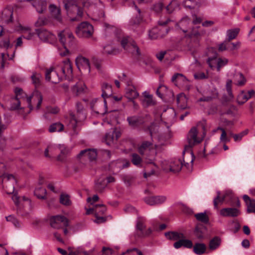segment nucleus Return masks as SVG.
Returning <instances> with one entry per match:
<instances>
[{
	"mask_svg": "<svg viewBox=\"0 0 255 255\" xmlns=\"http://www.w3.org/2000/svg\"><path fill=\"white\" fill-rule=\"evenodd\" d=\"M194 78L197 80L206 79L208 78V74L204 72H199L194 74Z\"/></svg>",
	"mask_w": 255,
	"mask_h": 255,
	"instance_id": "e2e57ef3",
	"label": "nucleus"
},
{
	"mask_svg": "<svg viewBox=\"0 0 255 255\" xmlns=\"http://www.w3.org/2000/svg\"><path fill=\"white\" fill-rule=\"evenodd\" d=\"M46 23V19L44 17H39L35 23L36 26H41Z\"/></svg>",
	"mask_w": 255,
	"mask_h": 255,
	"instance_id": "338daca9",
	"label": "nucleus"
},
{
	"mask_svg": "<svg viewBox=\"0 0 255 255\" xmlns=\"http://www.w3.org/2000/svg\"><path fill=\"white\" fill-rule=\"evenodd\" d=\"M198 130L196 127H192L187 135L188 144L185 146V149L188 150L197 144L201 142L204 137H200L198 135Z\"/></svg>",
	"mask_w": 255,
	"mask_h": 255,
	"instance_id": "0eeeda50",
	"label": "nucleus"
},
{
	"mask_svg": "<svg viewBox=\"0 0 255 255\" xmlns=\"http://www.w3.org/2000/svg\"><path fill=\"white\" fill-rule=\"evenodd\" d=\"M131 162L134 165L139 166L141 164V158L137 154L133 153L131 155Z\"/></svg>",
	"mask_w": 255,
	"mask_h": 255,
	"instance_id": "13d9d810",
	"label": "nucleus"
},
{
	"mask_svg": "<svg viewBox=\"0 0 255 255\" xmlns=\"http://www.w3.org/2000/svg\"><path fill=\"white\" fill-rule=\"evenodd\" d=\"M64 128V126L60 123H56L51 125L49 128V131L50 132H60Z\"/></svg>",
	"mask_w": 255,
	"mask_h": 255,
	"instance_id": "c03bdc74",
	"label": "nucleus"
},
{
	"mask_svg": "<svg viewBox=\"0 0 255 255\" xmlns=\"http://www.w3.org/2000/svg\"><path fill=\"white\" fill-rule=\"evenodd\" d=\"M58 38L63 46V49H59V54L62 56H66L68 53V47L72 46L75 38L72 33L68 29H65L58 34Z\"/></svg>",
	"mask_w": 255,
	"mask_h": 255,
	"instance_id": "20e7f679",
	"label": "nucleus"
},
{
	"mask_svg": "<svg viewBox=\"0 0 255 255\" xmlns=\"http://www.w3.org/2000/svg\"><path fill=\"white\" fill-rule=\"evenodd\" d=\"M15 97L11 99L10 101V109L12 110H17L20 108V99H22L24 100L23 94L24 93L22 90L19 88H16L15 89Z\"/></svg>",
	"mask_w": 255,
	"mask_h": 255,
	"instance_id": "2eb2a0df",
	"label": "nucleus"
},
{
	"mask_svg": "<svg viewBox=\"0 0 255 255\" xmlns=\"http://www.w3.org/2000/svg\"><path fill=\"white\" fill-rule=\"evenodd\" d=\"M217 195L214 199L213 203L214 208L216 209H218V206L221 205L227 197V194H225L223 197H220V192L218 191L217 192Z\"/></svg>",
	"mask_w": 255,
	"mask_h": 255,
	"instance_id": "79ce46f5",
	"label": "nucleus"
},
{
	"mask_svg": "<svg viewBox=\"0 0 255 255\" xmlns=\"http://www.w3.org/2000/svg\"><path fill=\"white\" fill-rule=\"evenodd\" d=\"M170 105H161L160 107L162 111L160 114V148L170 144L171 133L169 128L175 121L176 114L175 110L169 107Z\"/></svg>",
	"mask_w": 255,
	"mask_h": 255,
	"instance_id": "f257e3e1",
	"label": "nucleus"
},
{
	"mask_svg": "<svg viewBox=\"0 0 255 255\" xmlns=\"http://www.w3.org/2000/svg\"><path fill=\"white\" fill-rule=\"evenodd\" d=\"M49 10L51 16L55 20L58 22L62 21L61 9L59 6L54 4H51L49 6Z\"/></svg>",
	"mask_w": 255,
	"mask_h": 255,
	"instance_id": "393cba45",
	"label": "nucleus"
},
{
	"mask_svg": "<svg viewBox=\"0 0 255 255\" xmlns=\"http://www.w3.org/2000/svg\"><path fill=\"white\" fill-rule=\"evenodd\" d=\"M159 29L157 27L153 28L149 31V37L153 40L157 39L159 36Z\"/></svg>",
	"mask_w": 255,
	"mask_h": 255,
	"instance_id": "5fc2aeb1",
	"label": "nucleus"
},
{
	"mask_svg": "<svg viewBox=\"0 0 255 255\" xmlns=\"http://www.w3.org/2000/svg\"><path fill=\"white\" fill-rule=\"evenodd\" d=\"M221 239L218 237L213 238L209 243V249L211 250H215L220 245Z\"/></svg>",
	"mask_w": 255,
	"mask_h": 255,
	"instance_id": "37998d69",
	"label": "nucleus"
},
{
	"mask_svg": "<svg viewBox=\"0 0 255 255\" xmlns=\"http://www.w3.org/2000/svg\"><path fill=\"white\" fill-rule=\"evenodd\" d=\"M59 148L61 154L59 156H58L57 159L58 160L62 161L63 159V156L66 155L70 151V149L63 144H59Z\"/></svg>",
	"mask_w": 255,
	"mask_h": 255,
	"instance_id": "de8ad7c7",
	"label": "nucleus"
},
{
	"mask_svg": "<svg viewBox=\"0 0 255 255\" xmlns=\"http://www.w3.org/2000/svg\"><path fill=\"white\" fill-rule=\"evenodd\" d=\"M173 247L175 249H179L181 247H184L187 249H191L193 247V243L191 241L183 238L175 242L173 244Z\"/></svg>",
	"mask_w": 255,
	"mask_h": 255,
	"instance_id": "7c9ffc66",
	"label": "nucleus"
},
{
	"mask_svg": "<svg viewBox=\"0 0 255 255\" xmlns=\"http://www.w3.org/2000/svg\"><path fill=\"white\" fill-rule=\"evenodd\" d=\"M64 6L68 14L73 13H77V16L71 19L72 21L79 20V18L82 16L83 11L78 6L75 1L73 0L65 1Z\"/></svg>",
	"mask_w": 255,
	"mask_h": 255,
	"instance_id": "1a4fd4ad",
	"label": "nucleus"
},
{
	"mask_svg": "<svg viewBox=\"0 0 255 255\" xmlns=\"http://www.w3.org/2000/svg\"><path fill=\"white\" fill-rule=\"evenodd\" d=\"M72 68L69 59L63 61L56 66L47 69L45 73V79L53 83H57L63 79L70 80L72 76Z\"/></svg>",
	"mask_w": 255,
	"mask_h": 255,
	"instance_id": "f03ea898",
	"label": "nucleus"
},
{
	"mask_svg": "<svg viewBox=\"0 0 255 255\" xmlns=\"http://www.w3.org/2000/svg\"><path fill=\"white\" fill-rule=\"evenodd\" d=\"M141 101L142 105L145 107L152 106L156 104V101L153 99V95L147 91L142 93Z\"/></svg>",
	"mask_w": 255,
	"mask_h": 255,
	"instance_id": "aec40b11",
	"label": "nucleus"
},
{
	"mask_svg": "<svg viewBox=\"0 0 255 255\" xmlns=\"http://www.w3.org/2000/svg\"><path fill=\"white\" fill-rule=\"evenodd\" d=\"M239 29L238 28L228 30L227 31L228 41L236 38L239 33Z\"/></svg>",
	"mask_w": 255,
	"mask_h": 255,
	"instance_id": "603ef678",
	"label": "nucleus"
},
{
	"mask_svg": "<svg viewBox=\"0 0 255 255\" xmlns=\"http://www.w3.org/2000/svg\"><path fill=\"white\" fill-rule=\"evenodd\" d=\"M183 165L181 158H173L165 159L160 162V172L165 173H176L181 170Z\"/></svg>",
	"mask_w": 255,
	"mask_h": 255,
	"instance_id": "7ed1b4c3",
	"label": "nucleus"
},
{
	"mask_svg": "<svg viewBox=\"0 0 255 255\" xmlns=\"http://www.w3.org/2000/svg\"><path fill=\"white\" fill-rule=\"evenodd\" d=\"M183 4L186 7L194 8L197 6V2L195 0H184Z\"/></svg>",
	"mask_w": 255,
	"mask_h": 255,
	"instance_id": "052dcab7",
	"label": "nucleus"
},
{
	"mask_svg": "<svg viewBox=\"0 0 255 255\" xmlns=\"http://www.w3.org/2000/svg\"><path fill=\"white\" fill-rule=\"evenodd\" d=\"M240 44L241 43L239 42H237L236 43L232 42L230 43L228 41V50L230 51H232L235 50H237L240 47Z\"/></svg>",
	"mask_w": 255,
	"mask_h": 255,
	"instance_id": "0e129e2a",
	"label": "nucleus"
},
{
	"mask_svg": "<svg viewBox=\"0 0 255 255\" xmlns=\"http://www.w3.org/2000/svg\"><path fill=\"white\" fill-rule=\"evenodd\" d=\"M226 89L229 96L232 98L233 97L232 93V80L228 79L226 81Z\"/></svg>",
	"mask_w": 255,
	"mask_h": 255,
	"instance_id": "680f3d73",
	"label": "nucleus"
},
{
	"mask_svg": "<svg viewBox=\"0 0 255 255\" xmlns=\"http://www.w3.org/2000/svg\"><path fill=\"white\" fill-rule=\"evenodd\" d=\"M46 189L42 187L36 188L34 191V195L39 199H45L46 197Z\"/></svg>",
	"mask_w": 255,
	"mask_h": 255,
	"instance_id": "49530a36",
	"label": "nucleus"
},
{
	"mask_svg": "<svg viewBox=\"0 0 255 255\" xmlns=\"http://www.w3.org/2000/svg\"><path fill=\"white\" fill-rule=\"evenodd\" d=\"M160 99L166 105H170L174 99L172 91L166 86L160 84Z\"/></svg>",
	"mask_w": 255,
	"mask_h": 255,
	"instance_id": "ddd939ff",
	"label": "nucleus"
},
{
	"mask_svg": "<svg viewBox=\"0 0 255 255\" xmlns=\"http://www.w3.org/2000/svg\"><path fill=\"white\" fill-rule=\"evenodd\" d=\"M121 255H143L142 253L136 248H132L127 250L123 253Z\"/></svg>",
	"mask_w": 255,
	"mask_h": 255,
	"instance_id": "6e6d98bb",
	"label": "nucleus"
},
{
	"mask_svg": "<svg viewBox=\"0 0 255 255\" xmlns=\"http://www.w3.org/2000/svg\"><path fill=\"white\" fill-rule=\"evenodd\" d=\"M84 87L85 86L82 82H79L72 87V91L73 93L78 95L83 92Z\"/></svg>",
	"mask_w": 255,
	"mask_h": 255,
	"instance_id": "a18cd8bd",
	"label": "nucleus"
},
{
	"mask_svg": "<svg viewBox=\"0 0 255 255\" xmlns=\"http://www.w3.org/2000/svg\"><path fill=\"white\" fill-rule=\"evenodd\" d=\"M171 81L177 86L187 87L189 82L188 79L183 74L180 73L175 74L171 78Z\"/></svg>",
	"mask_w": 255,
	"mask_h": 255,
	"instance_id": "6ab92c4d",
	"label": "nucleus"
},
{
	"mask_svg": "<svg viewBox=\"0 0 255 255\" xmlns=\"http://www.w3.org/2000/svg\"><path fill=\"white\" fill-rule=\"evenodd\" d=\"M77 109V116L76 117L73 114L70 115L71 120L70 124L73 128L75 129L77 126L78 122H82L84 120L86 116L84 113V108L83 105L80 103H77L76 104Z\"/></svg>",
	"mask_w": 255,
	"mask_h": 255,
	"instance_id": "9b49d317",
	"label": "nucleus"
},
{
	"mask_svg": "<svg viewBox=\"0 0 255 255\" xmlns=\"http://www.w3.org/2000/svg\"><path fill=\"white\" fill-rule=\"evenodd\" d=\"M208 64L211 68H213L217 66V70L219 72L221 68L227 64L228 60L226 58H209L208 60Z\"/></svg>",
	"mask_w": 255,
	"mask_h": 255,
	"instance_id": "f3484780",
	"label": "nucleus"
},
{
	"mask_svg": "<svg viewBox=\"0 0 255 255\" xmlns=\"http://www.w3.org/2000/svg\"><path fill=\"white\" fill-rule=\"evenodd\" d=\"M206 231V227L202 226H197L194 231V234L198 239H202Z\"/></svg>",
	"mask_w": 255,
	"mask_h": 255,
	"instance_id": "ea45409f",
	"label": "nucleus"
},
{
	"mask_svg": "<svg viewBox=\"0 0 255 255\" xmlns=\"http://www.w3.org/2000/svg\"><path fill=\"white\" fill-rule=\"evenodd\" d=\"M97 156V151L94 149H87L83 150L81 151L78 155L79 158H80L82 156H87L90 161L96 159Z\"/></svg>",
	"mask_w": 255,
	"mask_h": 255,
	"instance_id": "cd10ccee",
	"label": "nucleus"
},
{
	"mask_svg": "<svg viewBox=\"0 0 255 255\" xmlns=\"http://www.w3.org/2000/svg\"><path fill=\"white\" fill-rule=\"evenodd\" d=\"M218 50L220 52L228 50V41H225L224 42L219 44Z\"/></svg>",
	"mask_w": 255,
	"mask_h": 255,
	"instance_id": "774afa93",
	"label": "nucleus"
},
{
	"mask_svg": "<svg viewBox=\"0 0 255 255\" xmlns=\"http://www.w3.org/2000/svg\"><path fill=\"white\" fill-rule=\"evenodd\" d=\"M23 96L24 100H26L27 103L28 107L30 111L33 109L34 106H36L37 109L40 108L42 101V97L39 91L37 90L34 91L32 94L29 97H27L25 93Z\"/></svg>",
	"mask_w": 255,
	"mask_h": 255,
	"instance_id": "423d86ee",
	"label": "nucleus"
},
{
	"mask_svg": "<svg viewBox=\"0 0 255 255\" xmlns=\"http://www.w3.org/2000/svg\"><path fill=\"white\" fill-rule=\"evenodd\" d=\"M165 236L167 239L173 241H179L185 238L184 234L182 233L177 232H168L164 234Z\"/></svg>",
	"mask_w": 255,
	"mask_h": 255,
	"instance_id": "473e14b6",
	"label": "nucleus"
},
{
	"mask_svg": "<svg viewBox=\"0 0 255 255\" xmlns=\"http://www.w3.org/2000/svg\"><path fill=\"white\" fill-rule=\"evenodd\" d=\"M104 52L108 54H117L119 53V50L117 49L113 48L110 45H107L104 47Z\"/></svg>",
	"mask_w": 255,
	"mask_h": 255,
	"instance_id": "4d7b16f0",
	"label": "nucleus"
},
{
	"mask_svg": "<svg viewBox=\"0 0 255 255\" xmlns=\"http://www.w3.org/2000/svg\"><path fill=\"white\" fill-rule=\"evenodd\" d=\"M241 214L240 211L236 208H225L220 211V214L223 217H236Z\"/></svg>",
	"mask_w": 255,
	"mask_h": 255,
	"instance_id": "412c9836",
	"label": "nucleus"
},
{
	"mask_svg": "<svg viewBox=\"0 0 255 255\" xmlns=\"http://www.w3.org/2000/svg\"><path fill=\"white\" fill-rule=\"evenodd\" d=\"M121 136V132L116 129H112L105 135V142L107 145H111L115 143Z\"/></svg>",
	"mask_w": 255,
	"mask_h": 255,
	"instance_id": "dca6fc26",
	"label": "nucleus"
},
{
	"mask_svg": "<svg viewBox=\"0 0 255 255\" xmlns=\"http://www.w3.org/2000/svg\"><path fill=\"white\" fill-rule=\"evenodd\" d=\"M159 199L157 197H148L145 199L146 203L149 205H154L158 203Z\"/></svg>",
	"mask_w": 255,
	"mask_h": 255,
	"instance_id": "bf43d9fd",
	"label": "nucleus"
},
{
	"mask_svg": "<svg viewBox=\"0 0 255 255\" xmlns=\"http://www.w3.org/2000/svg\"><path fill=\"white\" fill-rule=\"evenodd\" d=\"M138 151L142 155H145L151 162L154 160L156 154L155 149L152 147L151 143L145 141L138 147Z\"/></svg>",
	"mask_w": 255,
	"mask_h": 255,
	"instance_id": "9d476101",
	"label": "nucleus"
},
{
	"mask_svg": "<svg viewBox=\"0 0 255 255\" xmlns=\"http://www.w3.org/2000/svg\"><path fill=\"white\" fill-rule=\"evenodd\" d=\"M68 255H89L87 252L84 251L82 248H78L77 250H72L71 248H68Z\"/></svg>",
	"mask_w": 255,
	"mask_h": 255,
	"instance_id": "864d4df0",
	"label": "nucleus"
},
{
	"mask_svg": "<svg viewBox=\"0 0 255 255\" xmlns=\"http://www.w3.org/2000/svg\"><path fill=\"white\" fill-rule=\"evenodd\" d=\"M0 19L6 23H9L12 21L13 8L11 6H7L1 10Z\"/></svg>",
	"mask_w": 255,
	"mask_h": 255,
	"instance_id": "a211bd4d",
	"label": "nucleus"
},
{
	"mask_svg": "<svg viewBox=\"0 0 255 255\" xmlns=\"http://www.w3.org/2000/svg\"><path fill=\"white\" fill-rule=\"evenodd\" d=\"M42 76L41 74L37 72H32L31 79L32 84L37 87L40 85Z\"/></svg>",
	"mask_w": 255,
	"mask_h": 255,
	"instance_id": "4c0bfd02",
	"label": "nucleus"
},
{
	"mask_svg": "<svg viewBox=\"0 0 255 255\" xmlns=\"http://www.w3.org/2000/svg\"><path fill=\"white\" fill-rule=\"evenodd\" d=\"M127 121L129 125L132 127H137L143 122L140 118L136 116L128 117Z\"/></svg>",
	"mask_w": 255,
	"mask_h": 255,
	"instance_id": "58836bf2",
	"label": "nucleus"
},
{
	"mask_svg": "<svg viewBox=\"0 0 255 255\" xmlns=\"http://www.w3.org/2000/svg\"><path fill=\"white\" fill-rule=\"evenodd\" d=\"M195 217L198 221L203 223L207 224L209 222V218L205 212L196 214Z\"/></svg>",
	"mask_w": 255,
	"mask_h": 255,
	"instance_id": "8fccbe9b",
	"label": "nucleus"
},
{
	"mask_svg": "<svg viewBox=\"0 0 255 255\" xmlns=\"http://www.w3.org/2000/svg\"><path fill=\"white\" fill-rule=\"evenodd\" d=\"M5 165L0 162V177H2L3 187L7 194H11L14 191V185L16 183L15 177L12 174H4Z\"/></svg>",
	"mask_w": 255,
	"mask_h": 255,
	"instance_id": "39448f33",
	"label": "nucleus"
},
{
	"mask_svg": "<svg viewBox=\"0 0 255 255\" xmlns=\"http://www.w3.org/2000/svg\"><path fill=\"white\" fill-rule=\"evenodd\" d=\"M106 186L107 183L104 177H100L95 182V188L99 192H102Z\"/></svg>",
	"mask_w": 255,
	"mask_h": 255,
	"instance_id": "a19ab883",
	"label": "nucleus"
},
{
	"mask_svg": "<svg viewBox=\"0 0 255 255\" xmlns=\"http://www.w3.org/2000/svg\"><path fill=\"white\" fill-rule=\"evenodd\" d=\"M94 32V28L88 22H81L77 27L76 33L79 37H91Z\"/></svg>",
	"mask_w": 255,
	"mask_h": 255,
	"instance_id": "6e6552de",
	"label": "nucleus"
},
{
	"mask_svg": "<svg viewBox=\"0 0 255 255\" xmlns=\"http://www.w3.org/2000/svg\"><path fill=\"white\" fill-rule=\"evenodd\" d=\"M106 211V207L103 204L95 205V215H100L104 214Z\"/></svg>",
	"mask_w": 255,
	"mask_h": 255,
	"instance_id": "3c124183",
	"label": "nucleus"
},
{
	"mask_svg": "<svg viewBox=\"0 0 255 255\" xmlns=\"http://www.w3.org/2000/svg\"><path fill=\"white\" fill-rule=\"evenodd\" d=\"M176 100L177 106L180 109L184 110L188 108V99L184 93L178 94Z\"/></svg>",
	"mask_w": 255,
	"mask_h": 255,
	"instance_id": "c756f323",
	"label": "nucleus"
},
{
	"mask_svg": "<svg viewBox=\"0 0 255 255\" xmlns=\"http://www.w3.org/2000/svg\"><path fill=\"white\" fill-rule=\"evenodd\" d=\"M76 63L79 69L82 68L88 73L90 72V62L87 58L82 56H79L76 59Z\"/></svg>",
	"mask_w": 255,
	"mask_h": 255,
	"instance_id": "4be33fe9",
	"label": "nucleus"
},
{
	"mask_svg": "<svg viewBox=\"0 0 255 255\" xmlns=\"http://www.w3.org/2000/svg\"><path fill=\"white\" fill-rule=\"evenodd\" d=\"M193 251L197 255H202L204 254L206 251L207 247L205 244L203 243H196L193 246Z\"/></svg>",
	"mask_w": 255,
	"mask_h": 255,
	"instance_id": "e433bc0d",
	"label": "nucleus"
},
{
	"mask_svg": "<svg viewBox=\"0 0 255 255\" xmlns=\"http://www.w3.org/2000/svg\"><path fill=\"white\" fill-rule=\"evenodd\" d=\"M122 47L127 51L139 55V48L135 42L128 36L124 37L121 41Z\"/></svg>",
	"mask_w": 255,
	"mask_h": 255,
	"instance_id": "f8f14e48",
	"label": "nucleus"
},
{
	"mask_svg": "<svg viewBox=\"0 0 255 255\" xmlns=\"http://www.w3.org/2000/svg\"><path fill=\"white\" fill-rule=\"evenodd\" d=\"M253 90L249 91L247 93L242 91L237 97V102L240 105H243L255 95Z\"/></svg>",
	"mask_w": 255,
	"mask_h": 255,
	"instance_id": "b1692460",
	"label": "nucleus"
},
{
	"mask_svg": "<svg viewBox=\"0 0 255 255\" xmlns=\"http://www.w3.org/2000/svg\"><path fill=\"white\" fill-rule=\"evenodd\" d=\"M32 5L37 12L42 13L46 10L47 3L45 0H34L32 1Z\"/></svg>",
	"mask_w": 255,
	"mask_h": 255,
	"instance_id": "bb28decb",
	"label": "nucleus"
},
{
	"mask_svg": "<svg viewBox=\"0 0 255 255\" xmlns=\"http://www.w3.org/2000/svg\"><path fill=\"white\" fill-rule=\"evenodd\" d=\"M247 211L248 213H255V200H252V202H250L249 204L247 205Z\"/></svg>",
	"mask_w": 255,
	"mask_h": 255,
	"instance_id": "69168bd1",
	"label": "nucleus"
},
{
	"mask_svg": "<svg viewBox=\"0 0 255 255\" xmlns=\"http://www.w3.org/2000/svg\"><path fill=\"white\" fill-rule=\"evenodd\" d=\"M36 32L39 39L43 41L47 42L52 39L53 34L45 29H36Z\"/></svg>",
	"mask_w": 255,
	"mask_h": 255,
	"instance_id": "a878e982",
	"label": "nucleus"
},
{
	"mask_svg": "<svg viewBox=\"0 0 255 255\" xmlns=\"http://www.w3.org/2000/svg\"><path fill=\"white\" fill-rule=\"evenodd\" d=\"M102 97L104 99V106L107 107V103L106 99L112 95L113 92L112 87L107 83H104L102 87Z\"/></svg>",
	"mask_w": 255,
	"mask_h": 255,
	"instance_id": "c85d7f7f",
	"label": "nucleus"
},
{
	"mask_svg": "<svg viewBox=\"0 0 255 255\" xmlns=\"http://www.w3.org/2000/svg\"><path fill=\"white\" fill-rule=\"evenodd\" d=\"M60 202L63 205L69 206L71 204L70 196L66 194H61L60 196Z\"/></svg>",
	"mask_w": 255,
	"mask_h": 255,
	"instance_id": "09e8293b",
	"label": "nucleus"
},
{
	"mask_svg": "<svg viewBox=\"0 0 255 255\" xmlns=\"http://www.w3.org/2000/svg\"><path fill=\"white\" fill-rule=\"evenodd\" d=\"M159 126L158 122H153L151 124L148 128V129L151 135V137L153 138L159 139L158 134Z\"/></svg>",
	"mask_w": 255,
	"mask_h": 255,
	"instance_id": "2f4dec72",
	"label": "nucleus"
},
{
	"mask_svg": "<svg viewBox=\"0 0 255 255\" xmlns=\"http://www.w3.org/2000/svg\"><path fill=\"white\" fill-rule=\"evenodd\" d=\"M126 97L129 100H132L138 97L139 94L134 87L128 86L126 89Z\"/></svg>",
	"mask_w": 255,
	"mask_h": 255,
	"instance_id": "f704fd0d",
	"label": "nucleus"
},
{
	"mask_svg": "<svg viewBox=\"0 0 255 255\" xmlns=\"http://www.w3.org/2000/svg\"><path fill=\"white\" fill-rule=\"evenodd\" d=\"M144 227H145L144 225L141 222L139 221L137 223L136 226V228L137 231L138 232V236L139 237H144L145 236H147V235H149L150 233H151V232H152V230H151V229L149 228L146 232H144Z\"/></svg>",
	"mask_w": 255,
	"mask_h": 255,
	"instance_id": "c9c22d12",
	"label": "nucleus"
},
{
	"mask_svg": "<svg viewBox=\"0 0 255 255\" xmlns=\"http://www.w3.org/2000/svg\"><path fill=\"white\" fill-rule=\"evenodd\" d=\"M50 224L54 229H59L62 226H68V220L62 215L54 216L50 219Z\"/></svg>",
	"mask_w": 255,
	"mask_h": 255,
	"instance_id": "4468645a",
	"label": "nucleus"
},
{
	"mask_svg": "<svg viewBox=\"0 0 255 255\" xmlns=\"http://www.w3.org/2000/svg\"><path fill=\"white\" fill-rule=\"evenodd\" d=\"M17 30L19 31L24 35L23 37L28 40L33 39L35 36V33L32 31L28 26H23L21 24L19 25L17 27Z\"/></svg>",
	"mask_w": 255,
	"mask_h": 255,
	"instance_id": "5701e85b",
	"label": "nucleus"
},
{
	"mask_svg": "<svg viewBox=\"0 0 255 255\" xmlns=\"http://www.w3.org/2000/svg\"><path fill=\"white\" fill-rule=\"evenodd\" d=\"M235 84L238 87H243L247 83V79L241 72H238L234 75Z\"/></svg>",
	"mask_w": 255,
	"mask_h": 255,
	"instance_id": "72a5a7b5",
	"label": "nucleus"
}]
</instances>
